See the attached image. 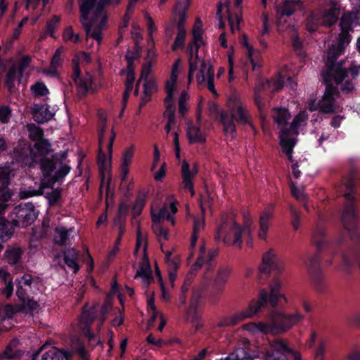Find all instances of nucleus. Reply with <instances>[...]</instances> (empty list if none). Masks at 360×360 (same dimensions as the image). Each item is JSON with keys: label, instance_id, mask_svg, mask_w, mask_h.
<instances>
[{"label": "nucleus", "instance_id": "obj_45", "mask_svg": "<svg viewBox=\"0 0 360 360\" xmlns=\"http://www.w3.org/2000/svg\"><path fill=\"white\" fill-rule=\"evenodd\" d=\"M340 30L341 32L338 35V41L335 44L338 45L340 49H342V50L345 53V48L350 43L352 37L349 34V31L347 30V28H340Z\"/></svg>", "mask_w": 360, "mask_h": 360}, {"label": "nucleus", "instance_id": "obj_6", "mask_svg": "<svg viewBox=\"0 0 360 360\" xmlns=\"http://www.w3.org/2000/svg\"><path fill=\"white\" fill-rule=\"evenodd\" d=\"M248 237L246 243L248 247H252V239L251 237L250 225L246 222L243 227L239 226L236 221H232L231 224L228 225L227 222H223L218 228L216 238L219 240L223 237V242L227 245H234L241 248L243 243L242 236Z\"/></svg>", "mask_w": 360, "mask_h": 360}, {"label": "nucleus", "instance_id": "obj_33", "mask_svg": "<svg viewBox=\"0 0 360 360\" xmlns=\"http://www.w3.org/2000/svg\"><path fill=\"white\" fill-rule=\"evenodd\" d=\"M290 136V135L283 134L281 131V129H280V146L282 152L285 154L292 153L295 146L297 143L296 139L290 138L289 137Z\"/></svg>", "mask_w": 360, "mask_h": 360}, {"label": "nucleus", "instance_id": "obj_31", "mask_svg": "<svg viewBox=\"0 0 360 360\" xmlns=\"http://www.w3.org/2000/svg\"><path fill=\"white\" fill-rule=\"evenodd\" d=\"M273 120L281 127H288V120L290 117V114L286 108H274Z\"/></svg>", "mask_w": 360, "mask_h": 360}, {"label": "nucleus", "instance_id": "obj_20", "mask_svg": "<svg viewBox=\"0 0 360 360\" xmlns=\"http://www.w3.org/2000/svg\"><path fill=\"white\" fill-rule=\"evenodd\" d=\"M316 338L317 335L316 331L311 332L309 346V347H313L314 349V356L316 359L323 360L326 355V347L328 346V340L321 338L317 341L316 345Z\"/></svg>", "mask_w": 360, "mask_h": 360}, {"label": "nucleus", "instance_id": "obj_13", "mask_svg": "<svg viewBox=\"0 0 360 360\" xmlns=\"http://www.w3.org/2000/svg\"><path fill=\"white\" fill-rule=\"evenodd\" d=\"M80 252L79 250L69 248L63 251V263L58 262V266L62 270H65V266L72 271L74 274H77L81 268L79 264Z\"/></svg>", "mask_w": 360, "mask_h": 360}, {"label": "nucleus", "instance_id": "obj_12", "mask_svg": "<svg viewBox=\"0 0 360 360\" xmlns=\"http://www.w3.org/2000/svg\"><path fill=\"white\" fill-rule=\"evenodd\" d=\"M49 98L46 97L42 102L34 103L31 107V115L33 120L40 124L52 120L54 114L50 111V105L47 103Z\"/></svg>", "mask_w": 360, "mask_h": 360}, {"label": "nucleus", "instance_id": "obj_2", "mask_svg": "<svg viewBox=\"0 0 360 360\" xmlns=\"http://www.w3.org/2000/svg\"><path fill=\"white\" fill-rule=\"evenodd\" d=\"M344 52L335 44H330L328 48L327 59L325 63L326 70L322 72V79L326 89L319 102V110L326 114L335 112L338 105H335V97L340 96V91L336 85L340 84L348 76V70L342 66L344 60L336 62V60Z\"/></svg>", "mask_w": 360, "mask_h": 360}, {"label": "nucleus", "instance_id": "obj_11", "mask_svg": "<svg viewBox=\"0 0 360 360\" xmlns=\"http://www.w3.org/2000/svg\"><path fill=\"white\" fill-rule=\"evenodd\" d=\"M229 108L233 114L234 119L239 124H252V120L249 112L244 108L240 99L237 95H232L229 98Z\"/></svg>", "mask_w": 360, "mask_h": 360}, {"label": "nucleus", "instance_id": "obj_7", "mask_svg": "<svg viewBox=\"0 0 360 360\" xmlns=\"http://www.w3.org/2000/svg\"><path fill=\"white\" fill-rule=\"evenodd\" d=\"M38 212L32 202L20 203L15 206L8 215L15 228H25L37 219Z\"/></svg>", "mask_w": 360, "mask_h": 360}, {"label": "nucleus", "instance_id": "obj_55", "mask_svg": "<svg viewBox=\"0 0 360 360\" xmlns=\"http://www.w3.org/2000/svg\"><path fill=\"white\" fill-rule=\"evenodd\" d=\"M166 219L168 221H171L174 224V219L169 213V211L167 206H163L158 212L155 217H153V221H160L161 219Z\"/></svg>", "mask_w": 360, "mask_h": 360}, {"label": "nucleus", "instance_id": "obj_41", "mask_svg": "<svg viewBox=\"0 0 360 360\" xmlns=\"http://www.w3.org/2000/svg\"><path fill=\"white\" fill-rule=\"evenodd\" d=\"M105 128H102L98 133L99 150L98 153V164L102 169L106 167L107 155L103 150V143L104 141Z\"/></svg>", "mask_w": 360, "mask_h": 360}, {"label": "nucleus", "instance_id": "obj_39", "mask_svg": "<svg viewBox=\"0 0 360 360\" xmlns=\"http://www.w3.org/2000/svg\"><path fill=\"white\" fill-rule=\"evenodd\" d=\"M33 147L38 153L40 158L47 157L48 154L51 151V144L50 142L43 137L41 140L34 143Z\"/></svg>", "mask_w": 360, "mask_h": 360}, {"label": "nucleus", "instance_id": "obj_43", "mask_svg": "<svg viewBox=\"0 0 360 360\" xmlns=\"http://www.w3.org/2000/svg\"><path fill=\"white\" fill-rule=\"evenodd\" d=\"M27 129L29 133V138L33 142L37 143L44 136V130L41 127L36 126L34 123L28 124Z\"/></svg>", "mask_w": 360, "mask_h": 360}, {"label": "nucleus", "instance_id": "obj_10", "mask_svg": "<svg viewBox=\"0 0 360 360\" xmlns=\"http://www.w3.org/2000/svg\"><path fill=\"white\" fill-rule=\"evenodd\" d=\"M13 158L25 166L32 167L37 162L36 153L29 143L18 142L14 147Z\"/></svg>", "mask_w": 360, "mask_h": 360}, {"label": "nucleus", "instance_id": "obj_22", "mask_svg": "<svg viewBox=\"0 0 360 360\" xmlns=\"http://www.w3.org/2000/svg\"><path fill=\"white\" fill-rule=\"evenodd\" d=\"M41 360H72V354L70 351L52 347L44 352Z\"/></svg>", "mask_w": 360, "mask_h": 360}, {"label": "nucleus", "instance_id": "obj_46", "mask_svg": "<svg viewBox=\"0 0 360 360\" xmlns=\"http://www.w3.org/2000/svg\"><path fill=\"white\" fill-rule=\"evenodd\" d=\"M241 43L244 46H245L248 51V59L251 62L252 69L255 70L257 67L259 68L260 65L259 61L256 60L253 56L255 51L252 45L249 44L247 35L244 34L243 36V40Z\"/></svg>", "mask_w": 360, "mask_h": 360}, {"label": "nucleus", "instance_id": "obj_47", "mask_svg": "<svg viewBox=\"0 0 360 360\" xmlns=\"http://www.w3.org/2000/svg\"><path fill=\"white\" fill-rule=\"evenodd\" d=\"M45 198L48 200L49 206L56 205L62 198V189L53 187L51 191L46 193Z\"/></svg>", "mask_w": 360, "mask_h": 360}, {"label": "nucleus", "instance_id": "obj_37", "mask_svg": "<svg viewBox=\"0 0 360 360\" xmlns=\"http://www.w3.org/2000/svg\"><path fill=\"white\" fill-rule=\"evenodd\" d=\"M39 307V302L31 297L25 298V302L16 305L18 311L25 312L26 314H32L34 311H38Z\"/></svg>", "mask_w": 360, "mask_h": 360}, {"label": "nucleus", "instance_id": "obj_50", "mask_svg": "<svg viewBox=\"0 0 360 360\" xmlns=\"http://www.w3.org/2000/svg\"><path fill=\"white\" fill-rule=\"evenodd\" d=\"M186 36V30H177V36L176 37L173 44L172 45V50L175 51L178 49H184L185 44V38Z\"/></svg>", "mask_w": 360, "mask_h": 360}, {"label": "nucleus", "instance_id": "obj_18", "mask_svg": "<svg viewBox=\"0 0 360 360\" xmlns=\"http://www.w3.org/2000/svg\"><path fill=\"white\" fill-rule=\"evenodd\" d=\"M11 170L8 167H0V198L4 200H10L12 198V192L8 186L11 183Z\"/></svg>", "mask_w": 360, "mask_h": 360}, {"label": "nucleus", "instance_id": "obj_19", "mask_svg": "<svg viewBox=\"0 0 360 360\" xmlns=\"http://www.w3.org/2000/svg\"><path fill=\"white\" fill-rule=\"evenodd\" d=\"M191 6V0H178L174 7V13L178 17L177 30H186L185 23L188 17V9Z\"/></svg>", "mask_w": 360, "mask_h": 360}, {"label": "nucleus", "instance_id": "obj_54", "mask_svg": "<svg viewBox=\"0 0 360 360\" xmlns=\"http://www.w3.org/2000/svg\"><path fill=\"white\" fill-rule=\"evenodd\" d=\"M111 0H97L96 7L94 8V20H97L98 18L103 15L104 13V7L109 4Z\"/></svg>", "mask_w": 360, "mask_h": 360}, {"label": "nucleus", "instance_id": "obj_30", "mask_svg": "<svg viewBox=\"0 0 360 360\" xmlns=\"http://www.w3.org/2000/svg\"><path fill=\"white\" fill-rule=\"evenodd\" d=\"M234 120V117L231 112L230 114L225 111L220 112L219 120L222 123L225 133H230L231 134L236 133V127Z\"/></svg>", "mask_w": 360, "mask_h": 360}, {"label": "nucleus", "instance_id": "obj_63", "mask_svg": "<svg viewBox=\"0 0 360 360\" xmlns=\"http://www.w3.org/2000/svg\"><path fill=\"white\" fill-rule=\"evenodd\" d=\"M27 20H28L27 17H25L23 19H22L18 22V26L14 29V30H13V32L12 33L11 41H14V40H16V39H18V37H19V36H20V34L21 33L22 28L26 24Z\"/></svg>", "mask_w": 360, "mask_h": 360}, {"label": "nucleus", "instance_id": "obj_49", "mask_svg": "<svg viewBox=\"0 0 360 360\" xmlns=\"http://www.w3.org/2000/svg\"><path fill=\"white\" fill-rule=\"evenodd\" d=\"M129 207L128 204L125 202H121L118 207V211L116 214L114 222H122L124 223L127 215L129 214Z\"/></svg>", "mask_w": 360, "mask_h": 360}, {"label": "nucleus", "instance_id": "obj_28", "mask_svg": "<svg viewBox=\"0 0 360 360\" xmlns=\"http://www.w3.org/2000/svg\"><path fill=\"white\" fill-rule=\"evenodd\" d=\"M340 13V8L335 6H333L326 9L322 15V23L323 26L326 27L333 26L339 20Z\"/></svg>", "mask_w": 360, "mask_h": 360}, {"label": "nucleus", "instance_id": "obj_61", "mask_svg": "<svg viewBox=\"0 0 360 360\" xmlns=\"http://www.w3.org/2000/svg\"><path fill=\"white\" fill-rule=\"evenodd\" d=\"M202 297V291L200 289H194L191 297V306L193 309H198V304Z\"/></svg>", "mask_w": 360, "mask_h": 360}, {"label": "nucleus", "instance_id": "obj_8", "mask_svg": "<svg viewBox=\"0 0 360 360\" xmlns=\"http://www.w3.org/2000/svg\"><path fill=\"white\" fill-rule=\"evenodd\" d=\"M202 35L203 30L201 25H198L197 20L192 30V42L189 43L186 47V51L189 54V82L192 80L193 73L198 69V63L200 61L198 51L200 45L203 43Z\"/></svg>", "mask_w": 360, "mask_h": 360}, {"label": "nucleus", "instance_id": "obj_42", "mask_svg": "<svg viewBox=\"0 0 360 360\" xmlns=\"http://www.w3.org/2000/svg\"><path fill=\"white\" fill-rule=\"evenodd\" d=\"M53 242L56 244L62 245L66 243L69 236V231L64 226H58L54 229Z\"/></svg>", "mask_w": 360, "mask_h": 360}, {"label": "nucleus", "instance_id": "obj_16", "mask_svg": "<svg viewBox=\"0 0 360 360\" xmlns=\"http://www.w3.org/2000/svg\"><path fill=\"white\" fill-rule=\"evenodd\" d=\"M150 68L148 70H142L141 77H144V82L143 84V96L141 98L139 105V111L141 110L142 107L146 105L151 99L152 95L158 90L157 83L155 80L149 79Z\"/></svg>", "mask_w": 360, "mask_h": 360}, {"label": "nucleus", "instance_id": "obj_44", "mask_svg": "<svg viewBox=\"0 0 360 360\" xmlns=\"http://www.w3.org/2000/svg\"><path fill=\"white\" fill-rule=\"evenodd\" d=\"M138 276L142 278L145 283L150 285L153 281L151 267L139 265V269L135 274V278H138Z\"/></svg>", "mask_w": 360, "mask_h": 360}, {"label": "nucleus", "instance_id": "obj_17", "mask_svg": "<svg viewBox=\"0 0 360 360\" xmlns=\"http://www.w3.org/2000/svg\"><path fill=\"white\" fill-rule=\"evenodd\" d=\"M274 212V205L271 204L266 207L259 216V234L260 240H266V233L269 231V221L273 218Z\"/></svg>", "mask_w": 360, "mask_h": 360}, {"label": "nucleus", "instance_id": "obj_5", "mask_svg": "<svg viewBox=\"0 0 360 360\" xmlns=\"http://www.w3.org/2000/svg\"><path fill=\"white\" fill-rule=\"evenodd\" d=\"M302 319L303 316L299 312L287 315L282 312L274 311L271 314V323L270 324L264 322L250 323L245 325V329L252 333H283L299 323Z\"/></svg>", "mask_w": 360, "mask_h": 360}, {"label": "nucleus", "instance_id": "obj_36", "mask_svg": "<svg viewBox=\"0 0 360 360\" xmlns=\"http://www.w3.org/2000/svg\"><path fill=\"white\" fill-rule=\"evenodd\" d=\"M255 357L256 356L250 355L247 349L240 347L235 349L225 358H220L218 360H253Z\"/></svg>", "mask_w": 360, "mask_h": 360}, {"label": "nucleus", "instance_id": "obj_53", "mask_svg": "<svg viewBox=\"0 0 360 360\" xmlns=\"http://www.w3.org/2000/svg\"><path fill=\"white\" fill-rule=\"evenodd\" d=\"M289 211L291 214V224L295 230H297L300 226L301 213L293 205L290 206Z\"/></svg>", "mask_w": 360, "mask_h": 360}, {"label": "nucleus", "instance_id": "obj_51", "mask_svg": "<svg viewBox=\"0 0 360 360\" xmlns=\"http://www.w3.org/2000/svg\"><path fill=\"white\" fill-rule=\"evenodd\" d=\"M31 63V58L29 56H24L19 62L18 65L16 66L18 72V83H20L25 70L30 66Z\"/></svg>", "mask_w": 360, "mask_h": 360}, {"label": "nucleus", "instance_id": "obj_24", "mask_svg": "<svg viewBox=\"0 0 360 360\" xmlns=\"http://www.w3.org/2000/svg\"><path fill=\"white\" fill-rule=\"evenodd\" d=\"M134 153V146L131 145L127 148L122 157L121 162V181L124 182L127 180L129 171V165Z\"/></svg>", "mask_w": 360, "mask_h": 360}, {"label": "nucleus", "instance_id": "obj_14", "mask_svg": "<svg viewBox=\"0 0 360 360\" xmlns=\"http://www.w3.org/2000/svg\"><path fill=\"white\" fill-rule=\"evenodd\" d=\"M97 0H78L80 12V21L86 30L87 34L89 31L92 29L93 24L95 20L92 17V20H89V15L93 11L94 13V8L96 7Z\"/></svg>", "mask_w": 360, "mask_h": 360}, {"label": "nucleus", "instance_id": "obj_60", "mask_svg": "<svg viewBox=\"0 0 360 360\" xmlns=\"http://www.w3.org/2000/svg\"><path fill=\"white\" fill-rule=\"evenodd\" d=\"M207 89L212 91L214 95H217V92L214 88V70L212 67L210 65L207 70Z\"/></svg>", "mask_w": 360, "mask_h": 360}, {"label": "nucleus", "instance_id": "obj_32", "mask_svg": "<svg viewBox=\"0 0 360 360\" xmlns=\"http://www.w3.org/2000/svg\"><path fill=\"white\" fill-rule=\"evenodd\" d=\"M23 251L20 248L8 247L4 251V259L11 265L19 263L22 255Z\"/></svg>", "mask_w": 360, "mask_h": 360}, {"label": "nucleus", "instance_id": "obj_15", "mask_svg": "<svg viewBox=\"0 0 360 360\" xmlns=\"http://www.w3.org/2000/svg\"><path fill=\"white\" fill-rule=\"evenodd\" d=\"M272 351H267L264 355V360H286V354H292L283 340L272 341L270 344Z\"/></svg>", "mask_w": 360, "mask_h": 360}, {"label": "nucleus", "instance_id": "obj_3", "mask_svg": "<svg viewBox=\"0 0 360 360\" xmlns=\"http://www.w3.org/2000/svg\"><path fill=\"white\" fill-rule=\"evenodd\" d=\"M281 280L274 278L269 285V292L266 289H262L259 291L258 300H252L247 308L241 311L233 314L231 316L222 317L216 326L223 328L236 326L240 321L256 316L266 308L268 303L271 307H275L281 300L286 302L287 298L281 291Z\"/></svg>", "mask_w": 360, "mask_h": 360}, {"label": "nucleus", "instance_id": "obj_52", "mask_svg": "<svg viewBox=\"0 0 360 360\" xmlns=\"http://www.w3.org/2000/svg\"><path fill=\"white\" fill-rule=\"evenodd\" d=\"M60 19L57 15H53L51 20H48L45 26V32L51 37H54V31L57 27Z\"/></svg>", "mask_w": 360, "mask_h": 360}, {"label": "nucleus", "instance_id": "obj_9", "mask_svg": "<svg viewBox=\"0 0 360 360\" xmlns=\"http://www.w3.org/2000/svg\"><path fill=\"white\" fill-rule=\"evenodd\" d=\"M283 268L281 259L272 250L268 251L264 255L262 264L259 266V278L266 279L270 274L278 275L281 273Z\"/></svg>", "mask_w": 360, "mask_h": 360}, {"label": "nucleus", "instance_id": "obj_23", "mask_svg": "<svg viewBox=\"0 0 360 360\" xmlns=\"http://www.w3.org/2000/svg\"><path fill=\"white\" fill-rule=\"evenodd\" d=\"M20 344L19 339H12L4 349L1 356L8 359H18L20 358L23 356L24 351L19 349Z\"/></svg>", "mask_w": 360, "mask_h": 360}, {"label": "nucleus", "instance_id": "obj_57", "mask_svg": "<svg viewBox=\"0 0 360 360\" xmlns=\"http://www.w3.org/2000/svg\"><path fill=\"white\" fill-rule=\"evenodd\" d=\"M205 244L201 245V247L200 248V253L199 255L195 260V262L192 266L193 270H198L200 269L203 265H205Z\"/></svg>", "mask_w": 360, "mask_h": 360}, {"label": "nucleus", "instance_id": "obj_26", "mask_svg": "<svg viewBox=\"0 0 360 360\" xmlns=\"http://www.w3.org/2000/svg\"><path fill=\"white\" fill-rule=\"evenodd\" d=\"M15 227L13 226L11 219L0 217V243L10 240L14 234Z\"/></svg>", "mask_w": 360, "mask_h": 360}, {"label": "nucleus", "instance_id": "obj_21", "mask_svg": "<svg viewBox=\"0 0 360 360\" xmlns=\"http://www.w3.org/2000/svg\"><path fill=\"white\" fill-rule=\"evenodd\" d=\"M183 188L189 190L192 196L195 195L193 176L191 172V166L187 160H184L181 167Z\"/></svg>", "mask_w": 360, "mask_h": 360}, {"label": "nucleus", "instance_id": "obj_48", "mask_svg": "<svg viewBox=\"0 0 360 360\" xmlns=\"http://www.w3.org/2000/svg\"><path fill=\"white\" fill-rule=\"evenodd\" d=\"M219 254L218 249H212L208 251L207 254L205 256V265L207 269V274L210 271H212L215 267L216 263L214 262V258Z\"/></svg>", "mask_w": 360, "mask_h": 360}, {"label": "nucleus", "instance_id": "obj_59", "mask_svg": "<svg viewBox=\"0 0 360 360\" xmlns=\"http://www.w3.org/2000/svg\"><path fill=\"white\" fill-rule=\"evenodd\" d=\"M354 21V16L352 14H343L340 22V28H347V30H352V24Z\"/></svg>", "mask_w": 360, "mask_h": 360}, {"label": "nucleus", "instance_id": "obj_4", "mask_svg": "<svg viewBox=\"0 0 360 360\" xmlns=\"http://www.w3.org/2000/svg\"><path fill=\"white\" fill-rule=\"evenodd\" d=\"M58 162L56 155L51 158L44 157L39 160V167L41 173V179L38 190L22 191L20 196L26 198L32 196H38L44 193L46 188H53L55 184L63 181L71 171V167L67 165H60L56 170Z\"/></svg>", "mask_w": 360, "mask_h": 360}, {"label": "nucleus", "instance_id": "obj_38", "mask_svg": "<svg viewBox=\"0 0 360 360\" xmlns=\"http://www.w3.org/2000/svg\"><path fill=\"white\" fill-rule=\"evenodd\" d=\"M96 316V311L95 307L87 308V304H86L82 311L80 323L86 326L91 325Z\"/></svg>", "mask_w": 360, "mask_h": 360}, {"label": "nucleus", "instance_id": "obj_27", "mask_svg": "<svg viewBox=\"0 0 360 360\" xmlns=\"http://www.w3.org/2000/svg\"><path fill=\"white\" fill-rule=\"evenodd\" d=\"M74 82L81 96L85 97L88 95L89 91L92 89L93 76L90 73L86 72L84 76H80Z\"/></svg>", "mask_w": 360, "mask_h": 360}, {"label": "nucleus", "instance_id": "obj_56", "mask_svg": "<svg viewBox=\"0 0 360 360\" xmlns=\"http://www.w3.org/2000/svg\"><path fill=\"white\" fill-rule=\"evenodd\" d=\"M254 103L258 108V111L259 112L261 117L262 119H265V103L264 102L263 98L261 96H259V93H255Z\"/></svg>", "mask_w": 360, "mask_h": 360}, {"label": "nucleus", "instance_id": "obj_64", "mask_svg": "<svg viewBox=\"0 0 360 360\" xmlns=\"http://www.w3.org/2000/svg\"><path fill=\"white\" fill-rule=\"evenodd\" d=\"M200 63V68L196 75V79L198 84L204 83L205 80V72L207 69V64L205 60H201Z\"/></svg>", "mask_w": 360, "mask_h": 360}, {"label": "nucleus", "instance_id": "obj_1", "mask_svg": "<svg viewBox=\"0 0 360 360\" xmlns=\"http://www.w3.org/2000/svg\"><path fill=\"white\" fill-rule=\"evenodd\" d=\"M312 243L315 245L317 251L307 261L309 277L316 290L323 293L326 290L325 275L321 269V252L326 250L333 257L340 255L342 264L340 269L349 273L355 268L360 270V251L358 249H349L342 250L343 239L340 238L335 245L328 244L326 239V229L322 225H317L313 232Z\"/></svg>", "mask_w": 360, "mask_h": 360}, {"label": "nucleus", "instance_id": "obj_25", "mask_svg": "<svg viewBox=\"0 0 360 360\" xmlns=\"http://www.w3.org/2000/svg\"><path fill=\"white\" fill-rule=\"evenodd\" d=\"M307 120V115L303 112H300L294 116L292 122L290 123V127H281V131L285 135H295L299 134L298 129L306 120Z\"/></svg>", "mask_w": 360, "mask_h": 360}, {"label": "nucleus", "instance_id": "obj_29", "mask_svg": "<svg viewBox=\"0 0 360 360\" xmlns=\"http://www.w3.org/2000/svg\"><path fill=\"white\" fill-rule=\"evenodd\" d=\"M231 270L229 267H221L213 282V288L217 294L221 293L229 278Z\"/></svg>", "mask_w": 360, "mask_h": 360}, {"label": "nucleus", "instance_id": "obj_40", "mask_svg": "<svg viewBox=\"0 0 360 360\" xmlns=\"http://www.w3.org/2000/svg\"><path fill=\"white\" fill-rule=\"evenodd\" d=\"M31 94L34 98L46 97L50 93L46 84L42 82H37L30 86Z\"/></svg>", "mask_w": 360, "mask_h": 360}, {"label": "nucleus", "instance_id": "obj_58", "mask_svg": "<svg viewBox=\"0 0 360 360\" xmlns=\"http://www.w3.org/2000/svg\"><path fill=\"white\" fill-rule=\"evenodd\" d=\"M295 8L290 4V0H285L283 1L281 7L280 13L282 16H290L294 14Z\"/></svg>", "mask_w": 360, "mask_h": 360}, {"label": "nucleus", "instance_id": "obj_35", "mask_svg": "<svg viewBox=\"0 0 360 360\" xmlns=\"http://www.w3.org/2000/svg\"><path fill=\"white\" fill-rule=\"evenodd\" d=\"M187 136L189 143L193 144L195 143H205L206 138L202 133L200 126H192L187 130Z\"/></svg>", "mask_w": 360, "mask_h": 360}, {"label": "nucleus", "instance_id": "obj_34", "mask_svg": "<svg viewBox=\"0 0 360 360\" xmlns=\"http://www.w3.org/2000/svg\"><path fill=\"white\" fill-rule=\"evenodd\" d=\"M18 81V72L17 67L12 65L8 70L4 78V85L9 92L15 89V81Z\"/></svg>", "mask_w": 360, "mask_h": 360}, {"label": "nucleus", "instance_id": "obj_62", "mask_svg": "<svg viewBox=\"0 0 360 360\" xmlns=\"http://www.w3.org/2000/svg\"><path fill=\"white\" fill-rule=\"evenodd\" d=\"M11 108L6 105L0 107V122L3 123H7L11 116Z\"/></svg>", "mask_w": 360, "mask_h": 360}]
</instances>
